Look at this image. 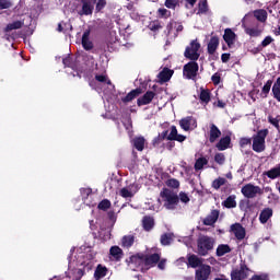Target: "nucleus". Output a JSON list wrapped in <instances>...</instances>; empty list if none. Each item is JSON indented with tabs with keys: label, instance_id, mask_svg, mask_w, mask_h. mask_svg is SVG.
Masks as SVG:
<instances>
[{
	"label": "nucleus",
	"instance_id": "f257e3e1",
	"mask_svg": "<svg viewBox=\"0 0 280 280\" xmlns=\"http://www.w3.org/2000/svg\"><path fill=\"white\" fill-rule=\"evenodd\" d=\"M165 139L166 141H178V143H183L187 140V136L178 133V129L173 125L171 126V131L164 130L152 140L153 148H159Z\"/></svg>",
	"mask_w": 280,
	"mask_h": 280
},
{
	"label": "nucleus",
	"instance_id": "f03ea898",
	"mask_svg": "<svg viewBox=\"0 0 280 280\" xmlns=\"http://www.w3.org/2000/svg\"><path fill=\"white\" fill-rule=\"evenodd\" d=\"M213 246H215V240L211 236L201 235L197 238V253L200 257H207Z\"/></svg>",
	"mask_w": 280,
	"mask_h": 280
},
{
	"label": "nucleus",
	"instance_id": "7ed1b4c3",
	"mask_svg": "<svg viewBox=\"0 0 280 280\" xmlns=\"http://www.w3.org/2000/svg\"><path fill=\"white\" fill-rule=\"evenodd\" d=\"M160 196L164 202L165 209L168 211H174V209H176V206L179 202L178 195L176 192L170 188H163V190L160 192Z\"/></svg>",
	"mask_w": 280,
	"mask_h": 280
},
{
	"label": "nucleus",
	"instance_id": "20e7f679",
	"mask_svg": "<svg viewBox=\"0 0 280 280\" xmlns=\"http://www.w3.org/2000/svg\"><path fill=\"white\" fill-rule=\"evenodd\" d=\"M268 129H260L257 133L253 137V150L254 152H264L266 150V137L269 135Z\"/></svg>",
	"mask_w": 280,
	"mask_h": 280
},
{
	"label": "nucleus",
	"instance_id": "39448f33",
	"mask_svg": "<svg viewBox=\"0 0 280 280\" xmlns=\"http://www.w3.org/2000/svg\"><path fill=\"white\" fill-rule=\"evenodd\" d=\"M200 47L201 45L198 39H192L184 51L185 58L187 60H198L200 58Z\"/></svg>",
	"mask_w": 280,
	"mask_h": 280
},
{
	"label": "nucleus",
	"instance_id": "423d86ee",
	"mask_svg": "<svg viewBox=\"0 0 280 280\" xmlns=\"http://www.w3.org/2000/svg\"><path fill=\"white\" fill-rule=\"evenodd\" d=\"M252 272L246 262H241L240 268L233 269L230 277L231 280H246L247 277H250Z\"/></svg>",
	"mask_w": 280,
	"mask_h": 280
},
{
	"label": "nucleus",
	"instance_id": "0eeeda50",
	"mask_svg": "<svg viewBox=\"0 0 280 280\" xmlns=\"http://www.w3.org/2000/svg\"><path fill=\"white\" fill-rule=\"evenodd\" d=\"M143 267L142 272H148L150 268H155L156 264L161 261V254L154 253V254H143L142 256Z\"/></svg>",
	"mask_w": 280,
	"mask_h": 280
},
{
	"label": "nucleus",
	"instance_id": "6e6552de",
	"mask_svg": "<svg viewBox=\"0 0 280 280\" xmlns=\"http://www.w3.org/2000/svg\"><path fill=\"white\" fill-rule=\"evenodd\" d=\"M199 69L200 67L198 66V62H196V60H190L184 66L183 75L186 78V80H195V78L198 75Z\"/></svg>",
	"mask_w": 280,
	"mask_h": 280
},
{
	"label": "nucleus",
	"instance_id": "1a4fd4ad",
	"mask_svg": "<svg viewBox=\"0 0 280 280\" xmlns=\"http://www.w3.org/2000/svg\"><path fill=\"white\" fill-rule=\"evenodd\" d=\"M241 194H243V196L245 198L252 199V198H256L257 195L262 196L264 189H261V187L255 186L253 184H246L245 186L242 187Z\"/></svg>",
	"mask_w": 280,
	"mask_h": 280
},
{
	"label": "nucleus",
	"instance_id": "9d476101",
	"mask_svg": "<svg viewBox=\"0 0 280 280\" xmlns=\"http://www.w3.org/2000/svg\"><path fill=\"white\" fill-rule=\"evenodd\" d=\"M209 277H211V267L207 264L201 265L195 271L196 280H209Z\"/></svg>",
	"mask_w": 280,
	"mask_h": 280
},
{
	"label": "nucleus",
	"instance_id": "9b49d317",
	"mask_svg": "<svg viewBox=\"0 0 280 280\" xmlns=\"http://www.w3.org/2000/svg\"><path fill=\"white\" fill-rule=\"evenodd\" d=\"M179 126L182 130H185V132H189V130H191V126L192 128H198V121H196V118H194V116H187L179 120Z\"/></svg>",
	"mask_w": 280,
	"mask_h": 280
},
{
	"label": "nucleus",
	"instance_id": "f8f14e48",
	"mask_svg": "<svg viewBox=\"0 0 280 280\" xmlns=\"http://www.w3.org/2000/svg\"><path fill=\"white\" fill-rule=\"evenodd\" d=\"M231 231L238 242H242L246 237V229L241 223H234L231 225Z\"/></svg>",
	"mask_w": 280,
	"mask_h": 280
},
{
	"label": "nucleus",
	"instance_id": "ddd939ff",
	"mask_svg": "<svg viewBox=\"0 0 280 280\" xmlns=\"http://www.w3.org/2000/svg\"><path fill=\"white\" fill-rule=\"evenodd\" d=\"M156 97V93L153 91H147L141 97L137 100L138 106H148V104H152V100Z\"/></svg>",
	"mask_w": 280,
	"mask_h": 280
},
{
	"label": "nucleus",
	"instance_id": "4468645a",
	"mask_svg": "<svg viewBox=\"0 0 280 280\" xmlns=\"http://www.w3.org/2000/svg\"><path fill=\"white\" fill-rule=\"evenodd\" d=\"M218 218H220V210H212L210 214H208L203 219V225L205 226H213L218 222Z\"/></svg>",
	"mask_w": 280,
	"mask_h": 280
},
{
	"label": "nucleus",
	"instance_id": "2eb2a0df",
	"mask_svg": "<svg viewBox=\"0 0 280 280\" xmlns=\"http://www.w3.org/2000/svg\"><path fill=\"white\" fill-rule=\"evenodd\" d=\"M222 137V131L215 124L210 125V131H209V142L210 143H215Z\"/></svg>",
	"mask_w": 280,
	"mask_h": 280
},
{
	"label": "nucleus",
	"instance_id": "dca6fc26",
	"mask_svg": "<svg viewBox=\"0 0 280 280\" xmlns=\"http://www.w3.org/2000/svg\"><path fill=\"white\" fill-rule=\"evenodd\" d=\"M109 255L113 261H121V259H124V249L117 245H114L109 249Z\"/></svg>",
	"mask_w": 280,
	"mask_h": 280
},
{
	"label": "nucleus",
	"instance_id": "f3484780",
	"mask_svg": "<svg viewBox=\"0 0 280 280\" xmlns=\"http://www.w3.org/2000/svg\"><path fill=\"white\" fill-rule=\"evenodd\" d=\"M91 36V31H84L81 39V45L85 51H91L93 49V42L89 38Z\"/></svg>",
	"mask_w": 280,
	"mask_h": 280
},
{
	"label": "nucleus",
	"instance_id": "a211bd4d",
	"mask_svg": "<svg viewBox=\"0 0 280 280\" xmlns=\"http://www.w3.org/2000/svg\"><path fill=\"white\" fill-rule=\"evenodd\" d=\"M215 148L217 150H219V152H224V150H229V148H231V136L222 137L215 144Z\"/></svg>",
	"mask_w": 280,
	"mask_h": 280
},
{
	"label": "nucleus",
	"instance_id": "6ab92c4d",
	"mask_svg": "<svg viewBox=\"0 0 280 280\" xmlns=\"http://www.w3.org/2000/svg\"><path fill=\"white\" fill-rule=\"evenodd\" d=\"M236 37H237V35H235V32H233V30L225 28L224 35H223V40H225L228 47H233V45L235 44Z\"/></svg>",
	"mask_w": 280,
	"mask_h": 280
},
{
	"label": "nucleus",
	"instance_id": "aec40b11",
	"mask_svg": "<svg viewBox=\"0 0 280 280\" xmlns=\"http://www.w3.org/2000/svg\"><path fill=\"white\" fill-rule=\"evenodd\" d=\"M174 75V70L170 68H164L158 75L160 82L163 84L165 82H170L172 80V77Z\"/></svg>",
	"mask_w": 280,
	"mask_h": 280
},
{
	"label": "nucleus",
	"instance_id": "412c9836",
	"mask_svg": "<svg viewBox=\"0 0 280 280\" xmlns=\"http://www.w3.org/2000/svg\"><path fill=\"white\" fill-rule=\"evenodd\" d=\"M218 47H220V38L215 35L212 36L208 43V54L213 56V54H215L218 50Z\"/></svg>",
	"mask_w": 280,
	"mask_h": 280
},
{
	"label": "nucleus",
	"instance_id": "4be33fe9",
	"mask_svg": "<svg viewBox=\"0 0 280 280\" xmlns=\"http://www.w3.org/2000/svg\"><path fill=\"white\" fill-rule=\"evenodd\" d=\"M82 10L79 11L80 16H90L93 14V10H95V7L90 1H82Z\"/></svg>",
	"mask_w": 280,
	"mask_h": 280
},
{
	"label": "nucleus",
	"instance_id": "5701e85b",
	"mask_svg": "<svg viewBox=\"0 0 280 280\" xmlns=\"http://www.w3.org/2000/svg\"><path fill=\"white\" fill-rule=\"evenodd\" d=\"M143 93V90L141 88H137L135 90H131L125 97L121 98L124 104H128V102H132V100H136V97H139Z\"/></svg>",
	"mask_w": 280,
	"mask_h": 280
},
{
	"label": "nucleus",
	"instance_id": "b1692460",
	"mask_svg": "<svg viewBox=\"0 0 280 280\" xmlns=\"http://www.w3.org/2000/svg\"><path fill=\"white\" fill-rule=\"evenodd\" d=\"M187 260L190 268H200V266H205V264H202V258L198 257L196 254H190Z\"/></svg>",
	"mask_w": 280,
	"mask_h": 280
},
{
	"label": "nucleus",
	"instance_id": "393cba45",
	"mask_svg": "<svg viewBox=\"0 0 280 280\" xmlns=\"http://www.w3.org/2000/svg\"><path fill=\"white\" fill-rule=\"evenodd\" d=\"M166 30H167L168 34H172V30H175L177 34H180V32H183L185 30V26H183V23L172 20L166 25Z\"/></svg>",
	"mask_w": 280,
	"mask_h": 280
},
{
	"label": "nucleus",
	"instance_id": "a878e982",
	"mask_svg": "<svg viewBox=\"0 0 280 280\" xmlns=\"http://www.w3.org/2000/svg\"><path fill=\"white\" fill-rule=\"evenodd\" d=\"M154 217L145 215L142 219V226L143 230L147 231V233H150L152 229H154Z\"/></svg>",
	"mask_w": 280,
	"mask_h": 280
},
{
	"label": "nucleus",
	"instance_id": "bb28decb",
	"mask_svg": "<svg viewBox=\"0 0 280 280\" xmlns=\"http://www.w3.org/2000/svg\"><path fill=\"white\" fill-rule=\"evenodd\" d=\"M132 145L138 150V152H143L145 149V138H143V136L133 138Z\"/></svg>",
	"mask_w": 280,
	"mask_h": 280
},
{
	"label": "nucleus",
	"instance_id": "cd10ccee",
	"mask_svg": "<svg viewBox=\"0 0 280 280\" xmlns=\"http://www.w3.org/2000/svg\"><path fill=\"white\" fill-rule=\"evenodd\" d=\"M272 218V209L271 208H265L260 211L259 214V222L260 224H266L268 220Z\"/></svg>",
	"mask_w": 280,
	"mask_h": 280
},
{
	"label": "nucleus",
	"instance_id": "c85d7f7f",
	"mask_svg": "<svg viewBox=\"0 0 280 280\" xmlns=\"http://www.w3.org/2000/svg\"><path fill=\"white\" fill-rule=\"evenodd\" d=\"M254 16L260 23H266V21H268V11L265 9H257L254 11Z\"/></svg>",
	"mask_w": 280,
	"mask_h": 280
},
{
	"label": "nucleus",
	"instance_id": "c756f323",
	"mask_svg": "<svg viewBox=\"0 0 280 280\" xmlns=\"http://www.w3.org/2000/svg\"><path fill=\"white\" fill-rule=\"evenodd\" d=\"M199 100L201 104H209L211 102V91L209 89H200Z\"/></svg>",
	"mask_w": 280,
	"mask_h": 280
},
{
	"label": "nucleus",
	"instance_id": "7c9ffc66",
	"mask_svg": "<svg viewBox=\"0 0 280 280\" xmlns=\"http://www.w3.org/2000/svg\"><path fill=\"white\" fill-rule=\"evenodd\" d=\"M133 244H135V235L129 234V235L122 236L121 246L124 248H132Z\"/></svg>",
	"mask_w": 280,
	"mask_h": 280
},
{
	"label": "nucleus",
	"instance_id": "2f4dec72",
	"mask_svg": "<svg viewBox=\"0 0 280 280\" xmlns=\"http://www.w3.org/2000/svg\"><path fill=\"white\" fill-rule=\"evenodd\" d=\"M271 92L273 95V100H277V102L280 103V77H278L276 82L273 83Z\"/></svg>",
	"mask_w": 280,
	"mask_h": 280
},
{
	"label": "nucleus",
	"instance_id": "473e14b6",
	"mask_svg": "<svg viewBox=\"0 0 280 280\" xmlns=\"http://www.w3.org/2000/svg\"><path fill=\"white\" fill-rule=\"evenodd\" d=\"M107 273H108V268H106L102 265H97L95 272H94V277H95V279H104V277H106Z\"/></svg>",
	"mask_w": 280,
	"mask_h": 280
},
{
	"label": "nucleus",
	"instance_id": "72a5a7b5",
	"mask_svg": "<svg viewBox=\"0 0 280 280\" xmlns=\"http://www.w3.org/2000/svg\"><path fill=\"white\" fill-rule=\"evenodd\" d=\"M222 205L225 207V209H235L237 207V201H235V195L229 196Z\"/></svg>",
	"mask_w": 280,
	"mask_h": 280
},
{
	"label": "nucleus",
	"instance_id": "f704fd0d",
	"mask_svg": "<svg viewBox=\"0 0 280 280\" xmlns=\"http://www.w3.org/2000/svg\"><path fill=\"white\" fill-rule=\"evenodd\" d=\"M160 242L162 246H170L172 242H174V234L172 233H164L161 235Z\"/></svg>",
	"mask_w": 280,
	"mask_h": 280
},
{
	"label": "nucleus",
	"instance_id": "c9c22d12",
	"mask_svg": "<svg viewBox=\"0 0 280 280\" xmlns=\"http://www.w3.org/2000/svg\"><path fill=\"white\" fill-rule=\"evenodd\" d=\"M231 253V246L221 244L217 247V257H224V255Z\"/></svg>",
	"mask_w": 280,
	"mask_h": 280
},
{
	"label": "nucleus",
	"instance_id": "e433bc0d",
	"mask_svg": "<svg viewBox=\"0 0 280 280\" xmlns=\"http://www.w3.org/2000/svg\"><path fill=\"white\" fill-rule=\"evenodd\" d=\"M25 23L23 21H15L13 23H10L5 26L4 32H12V30H21Z\"/></svg>",
	"mask_w": 280,
	"mask_h": 280
},
{
	"label": "nucleus",
	"instance_id": "4c0bfd02",
	"mask_svg": "<svg viewBox=\"0 0 280 280\" xmlns=\"http://www.w3.org/2000/svg\"><path fill=\"white\" fill-rule=\"evenodd\" d=\"M139 261H143V254H136L126 259L127 266H130V264L137 265Z\"/></svg>",
	"mask_w": 280,
	"mask_h": 280
},
{
	"label": "nucleus",
	"instance_id": "58836bf2",
	"mask_svg": "<svg viewBox=\"0 0 280 280\" xmlns=\"http://www.w3.org/2000/svg\"><path fill=\"white\" fill-rule=\"evenodd\" d=\"M209 164V160L207 158H198L195 162L196 172H200L205 167V165Z\"/></svg>",
	"mask_w": 280,
	"mask_h": 280
},
{
	"label": "nucleus",
	"instance_id": "ea45409f",
	"mask_svg": "<svg viewBox=\"0 0 280 280\" xmlns=\"http://www.w3.org/2000/svg\"><path fill=\"white\" fill-rule=\"evenodd\" d=\"M95 81L101 82L102 84H107L108 86L113 84V82L110 81V79H108L106 74H96Z\"/></svg>",
	"mask_w": 280,
	"mask_h": 280
},
{
	"label": "nucleus",
	"instance_id": "a19ab883",
	"mask_svg": "<svg viewBox=\"0 0 280 280\" xmlns=\"http://www.w3.org/2000/svg\"><path fill=\"white\" fill-rule=\"evenodd\" d=\"M267 119L269 124H271V126H275L278 132H280V115H277L276 117L269 115Z\"/></svg>",
	"mask_w": 280,
	"mask_h": 280
},
{
	"label": "nucleus",
	"instance_id": "79ce46f5",
	"mask_svg": "<svg viewBox=\"0 0 280 280\" xmlns=\"http://www.w3.org/2000/svg\"><path fill=\"white\" fill-rule=\"evenodd\" d=\"M207 12H209V4L207 3V0H203L198 3L197 14H207Z\"/></svg>",
	"mask_w": 280,
	"mask_h": 280
},
{
	"label": "nucleus",
	"instance_id": "37998d69",
	"mask_svg": "<svg viewBox=\"0 0 280 280\" xmlns=\"http://www.w3.org/2000/svg\"><path fill=\"white\" fill-rule=\"evenodd\" d=\"M223 185H226V178H224V177H219V178H217V179H214L213 182H212V185H211V187L213 188V189H220V187H222Z\"/></svg>",
	"mask_w": 280,
	"mask_h": 280
},
{
	"label": "nucleus",
	"instance_id": "c03bdc74",
	"mask_svg": "<svg viewBox=\"0 0 280 280\" xmlns=\"http://www.w3.org/2000/svg\"><path fill=\"white\" fill-rule=\"evenodd\" d=\"M164 5L168 10H176V8H178V5H180V1L179 0H165Z\"/></svg>",
	"mask_w": 280,
	"mask_h": 280
},
{
	"label": "nucleus",
	"instance_id": "a18cd8bd",
	"mask_svg": "<svg viewBox=\"0 0 280 280\" xmlns=\"http://www.w3.org/2000/svg\"><path fill=\"white\" fill-rule=\"evenodd\" d=\"M158 16H159V19H170V16H172V11H170L165 8H160L158 10Z\"/></svg>",
	"mask_w": 280,
	"mask_h": 280
},
{
	"label": "nucleus",
	"instance_id": "49530a36",
	"mask_svg": "<svg viewBox=\"0 0 280 280\" xmlns=\"http://www.w3.org/2000/svg\"><path fill=\"white\" fill-rule=\"evenodd\" d=\"M112 207L110 200L108 199H103L98 206L97 209H100V211H108V209Z\"/></svg>",
	"mask_w": 280,
	"mask_h": 280
},
{
	"label": "nucleus",
	"instance_id": "de8ad7c7",
	"mask_svg": "<svg viewBox=\"0 0 280 280\" xmlns=\"http://www.w3.org/2000/svg\"><path fill=\"white\" fill-rule=\"evenodd\" d=\"M245 34H248V36H253V37L257 38V36H261V30L246 27Z\"/></svg>",
	"mask_w": 280,
	"mask_h": 280
},
{
	"label": "nucleus",
	"instance_id": "09e8293b",
	"mask_svg": "<svg viewBox=\"0 0 280 280\" xmlns=\"http://www.w3.org/2000/svg\"><path fill=\"white\" fill-rule=\"evenodd\" d=\"M270 89H272V80H268L262 86L261 94L264 97H268V93H270Z\"/></svg>",
	"mask_w": 280,
	"mask_h": 280
},
{
	"label": "nucleus",
	"instance_id": "8fccbe9b",
	"mask_svg": "<svg viewBox=\"0 0 280 280\" xmlns=\"http://www.w3.org/2000/svg\"><path fill=\"white\" fill-rule=\"evenodd\" d=\"M214 162L218 165H224V163H226V155H224V153H217L214 155Z\"/></svg>",
	"mask_w": 280,
	"mask_h": 280
},
{
	"label": "nucleus",
	"instance_id": "3c124183",
	"mask_svg": "<svg viewBox=\"0 0 280 280\" xmlns=\"http://www.w3.org/2000/svg\"><path fill=\"white\" fill-rule=\"evenodd\" d=\"M166 187H171L172 189H178L180 187V182L176 178H171L166 180Z\"/></svg>",
	"mask_w": 280,
	"mask_h": 280
},
{
	"label": "nucleus",
	"instance_id": "603ef678",
	"mask_svg": "<svg viewBox=\"0 0 280 280\" xmlns=\"http://www.w3.org/2000/svg\"><path fill=\"white\" fill-rule=\"evenodd\" d=\"M149 28L151 32H159V30H163V26L161 25V22L154 21L149 25Z\"/></svg>",
	"mask_w": 280,
	"mask_h": 280
},
{
	"label": "nucleus",
	"instance_id": "864d4df0",
	"mask_svg": "<svg viewBox=\"0 0 280 280\" xmlns=\"http://www.w3.org/2000/svg\"><path fill=\"white\" fill-rule=\"evenodd\" d=\"M62 63H63V67H68L70 69H73V67H74L73 58H71V56L63 58Z\"/></svg>",
	"mask_w": 280,
	"mask_h": 280
},
{
	"label": "nucleus",
	"instance_id": "5fc2aeb1",
	"mask_svg": "<svg viewBox=\"0 0 280 280\" xmlns=\"http://www.w3.org/2000/svg\"><path fill=\"white\" fill-rule=\"evenodd\" d=\"M178 199L180 202H184V205H187V202H189V195H187V192L180 191L178 195Z\"/></svg>",
	"mask_w": 280,
	"mask_h": 280
},
{
	"label": "nucleus",
	"instance_id": "6e6d98bb",
	"mask_svg": "<svg viewBox=\"0 0 280 280\" xmlns=\"http://www.w3.org/2000/svg\"><path fill=\"white\" fill-rule=\"evenodd\" d=\"M12 8V2L10 0H0V10H8Z\"/></svg>",
	"mask_w": 280,
	"mask_h": 280
},
{
	"label": "nucleus",
	"instance_id": "4d7b16f0",
	"mask_svg": "<svg viewBox=\"0 0 280 280\" xmlns=\"http://www.w3.org/2000/svg\"><path fill=\"white\" fill-rule=\"evenodd\" d=\"M253 143V139L250 138H241L240 139V147L246 148V145H250Z\"/></svg>",
	"mask_w": 280,
	"mask_h": 280
},
{
	"label": "nucleus",
	"instance_id": "13d9d810",
	"mask_svg": "<svg viewBox=\"0 0 280 280\" xmlns=\"http://www.w3.org/2000/svg\"><path fill=\"white\" fill-rule=\"evenodd\" d=\"M211 81L212 84H214V86H218V84H220V82L222 81V77L220 75L219 72H217L211 77Z\"/></svg>",
	"mask_w": 280,
	"mask_h": 280
},
{
	"label": "nucleus",
	"instance_id": "bf43d9fd",
	"mask_svg": "<svg viewBox=\"0 0 280 280\" xmlns=\"http://www.w3.org/2000/svg\"><path fill=\"white\" fill-rule=\"evenodd\" d=\"M106 8V0H98L95 7L96 12H102Z\"/></svg>",
	"mask_w": 280,
	"mask_h": 280
},
{
	"label": "nucleus",
	"instance_id": "052dcab7",
	"mask_svg": "<svg viewBox=\"0 0 280 280\" xmlns=\"http://www.w3.org/2000/svg\"><path fill=\"white\" fill-rule=\"evenodd\" d=\"M120 196L121 198H132V191L128 190V188H121L120 189Z\"/></svg>",
	"mask_w": 280,
	"mask_h": 280
},
{
	"label": "nucleus",
	"instance_id": "680f3d73",
	"mask_svg": "<svg viewBox=\"0 0 280 280\" xmlns=\"http://www.w3.org/2000/svg\"><path fill=\"white\" fill-rule=\"evenodd\" d=\"M273 42L275 39L272 38V36H266L261 42V47H268V45H270Z\"/></svg>",
	"mask_w": 280,
	"mask_h": 280
},
{
	"label": "nucleus",
	"instance_id": "e2e57ef3",
	"mask_svg": "<svg viewBox=\"0 0 280 280\" xmlns=\"http://www.w3.org/2000/svg\"><path fill=\"white\" fill-rule=\"evenodd\" d=\"M167 264V259L165 258H160V260L158 261L156 266L159 268V270H165V265Z\"/></svg>",
	"mask_w": 280,
	"mask_h": 280
},
{
	"label": "nucleus",
	"instance_id": "0e129e2a",
	"mask_svg": "<svg viewBox=\"0 0 280 280\" xmlns=\"http://www.w3.org/2000/svg\"><path fill=\"white\" fill-rule=\"evenodd\" d=\"M176 140H168V142L166 143V149L172 152V150H174V148H176Z\"/></svg>",
	"mask_w": 280,
	"mask_h": 280
},
{
	"label": "nucleus",
	"instance_id": "69168bd1",
	"mask_svg": "<svg viewBox=\"0 0 280 280\" xmlns=\"http://www.w3.org/2000/svg\"><path fill=\"white\" fill-rule=\"evenodd\" d=\"M221 60H222V62H224V63L229 62V60H231V54H229V52H223V54L221 55Z\"/></svg>",
	"mask_w": 280,
	"mask_h": 280
},
{
	"label": "nucleus",
	"instance_id": "338daca9",
	"mask_svg": "<svg viewBox=\"0 0 280 280\" xmlns=\"http://www.w3.org/2000/svg\"><path fill=\"white\" fill-rule=\"evenodd\" d=\"M107 218L108 220H110L112 222H115L117 220V215L115 214V211L110 210L109 212H107Z\"/></svg>",
	"mask_w": 280,
	"mask_h": 280
},
{
	"label": "nucleus",
	"instance_id": "774afa93",
	"mask_svg": "<svg viewBox=\"0 0 280 280\" xmlns=\"http://www.w3.org/2000/svg\"><path fill=\"white\" fill-rule=\"evenodd\" d=\"M250 280H266V276L254 275Z\"/></svg>",
	"mask_w": 280,
	"mask_h": 280
}]
</instances>
